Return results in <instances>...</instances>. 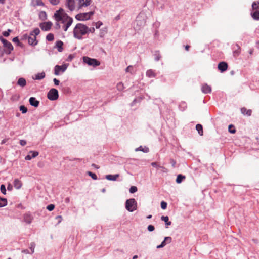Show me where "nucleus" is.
Listing matches in <instances>:
<instances>
[{"label":"nucleus","instance_id":"2f4dec72","mask_svg":"<svg viewBox=\"0 0 259 259\" xmlns=\"http://www.w3.org/2000/svg\"><path fill=\"white\" fill-rule=\"evenodd\" d=\"M185 179V176L182 175H178L177 177V179H176V182L178 183V184H180L181 183L183 180H184Z\"/></svg>","mask_w":259,"mask_h":259},{"label":"nucleus","instance_id":"e2e57ef3","mask_svg":"<svg viewBox=\"0 0 259 259\" xmlns=\"http://www.w3.org/2000/svg\"><path fill=\"white\" fill-rule=\"evenodd\" d=\"M0 39H1V41L2 42V43L3 44V45H5L6 43H7L8 41L6 39H4V38H3L2 37L0 38Z\"/></svg>","mask_w":259,"mask_h":259},{"label":"nucleus","instance_id":"473e14b6","mask_svg":"<svg viewBox=\"0 0 259 259\" xmlns=\"http://www.w3.org/2000/svg\"><path fill=\"white\" fill-rule=\"evenodd\" d=\"M153 55L154 56V59L156 61H159L161 57L159 51H155Z\"/></svg>","mask_w":259,"mask_h":259},{"label":"nucleus","instance_id":"338daca9","mask_svg":"<svg viewBox=\"0 0 259 259\" xmlns=\"http://www.w3.org/2000/svg\"><path fill=\"white\" fill-rule=\"evenodd\" d=\"M151 165H152V166L155 167H158V166H159L157 165V164L156 162H152L151 163Z\"/></svg>","mask_w":259,"mask_h":259},{"label":"nucleus","instance_id":"bb28decb","mask_svg":"<svg viewBox=\"0 0 259 259\" xmlns=\"http://www.w3.org/2000/svg\"><path fill=\"white\" fill-rule=\"evenodd\" d=\"M196 129L200 136L203 135V127L201 124H197L196 126Z\"/></svg>","mask_w":259,"mask_h":259},{"label":"nucleus","instance_id":"20e7f679","mask_svg":"<svg viewBox=\"0 0 259 259\" xmlns=\"http://www.w3.org/2000/svg\"><path fill=\"white\" fill-rule=\"evenodd\" d=\"M125 208L130 212L137 209V202L134 198L127 199L125 202Z\"/></svg>","mask_w":259,"mask_h":259},{"label":"nucleus","instance_id":"09e8293b","mask_svg":"<svg viewBox=\"0 0 259 259\" xmlns=\"http://www.w3.org/2000/svg\"><path fill=\"white\" fill-rule=\"evenodd\" d=\"M50 3L53 5H57L59 4L60 0H49Z\"/></svg>","mask_w":259,"mask_h":259},{"label":"nucleus","instance_id":"8fccbe9b","mask_svg":"<svg viewBox=\"0 0 259 259\" xmlns=\"http://www.w3.org/2000/svg\"><path fill=\"white\" fill-rule=\"evenodd\" d=\"M35 246V244L34 242H32L30 244V249L31 250V253H33L34 252Z\"/></svg>","mask_w":259,"mask_h":259},{"label":"nucleus","instance_id":"ddd939ff","mask_svg":"<svg viewBox=\"0 0 259 259\" xmlns=\"http://www.w3.org/2000/svg\"><path fill=\"white\" fill-rule=\"evenodd\" d=\"M66 5L70 11H73L75 8L74 0H66Z\"/></svg>","mask_w":259,"mask_h":259},{"label":"nucleus","instance_id":"bf43d9fd","mask_svg":"<svg viewBox=\"0 0 259 259\" xmlns=\"http://www.w3.org/2000/svg\"><path fill=\"white\" fill-rule=\"evenodd\" d=\"M133 68V67L132 66H128L125 69L126 72H131V70Z\"/></svg>","mask_w":259,"mask_h":259},{"label":"nucleus","instance_id":"37998d69","mask_svg":"<svg viewBox=\"0 0 259 259\" xmlns=\"http://www.w3.org/2000/svg\"><path fill=\"white\" fill-rule=\"evenodd\" d=\"M88 175L91 177V178L94 179V180H97V175L94 174V173H93L91 171H88Z\"/></svg>","mask_w":259,"mask_h":259},{"label":"nucleus","instance_id":"774afa93","mask_svg":"<svg viewBox=\"0 0 259 259\" xmlns=\"http://www.w3.org/2000/svg\"><path fill=\"white\" fill-rule=\"evenodd\" d=\"M120 19V15H118L117 16H116L115 18H114V20H116V21H118L119 20V19Z\"/></svg>","mask_w":259,"mask_h":259},{"label":"nucleus","instance_id":"f3484780","mask_svg":"<svg viewBox=\"0 0 259 259\" xmlns=\"http://www.w3.org/2000/svg\"><path fill=\"white\" fill-rule=\"evenodd\" d=\"M24 220L26 223L30 224L33 220V217L30 213H26L24 215Z\"/></svg>","mask_w":259,"mask_h":259},{"label":"nucleus","instance_id":"aec40b11","mask_svg":"<svg viewBox=\"0 0 259 259\" xmlns=\"http://www.w3.org/2000/svg\"><path fill=\"white\" fill-rule=\"evenodd\" d=\"M119 175L116 174L114 175H108L106 176V179H107L108 180L110 181H115L116 180L117 178L119 177Z\"/></svg>","mask_w":259,"mask_h":259},{"label":"nucleus","instance_id":"b1692460","mask_svg":"<svg viewBox=\"0 0 259 259\" xmlns=\"http://www.w3.org/2000/svg\"><path fill=\"white\" fill-rule=\"evenodd\" d=\"M63 43L61 41H57L56 43V47L58 49V51L60 52H62L63 50Z\"/></svg>","mask_w":259,"mask_h":259},{"label":"nucleus","instance_id":"7ed1b4c3","mask_svg":"<svg viewBox=\"0 0 259 259\" xmlns=\"http://www.w3.org/2000/svg\"><path fill=\"white\" fill-rule=\"evenodd\" d=\"M146 16L144 13H140L137 16L135 21L136 27L137 29H140L144 27L146 24Z\"/></svg>","mask_w":259,"mask_h":259},{"label":"nucleus","instance_id":"4be33fe9","mask_svg":"<svg viewBox=\"0 0 259 259\" xmlns=\"http://www.w3.org/2000/svg\"><path fill=\"white\" fill-rule=\"evenodd\" d=\"M14 186L16 189H19L22 186V183L18 179H15L14 181Z\"/></svg>","mask_w":259,"mask_h":259},{"label":"nucleus","instance_id":"6e6552de","mask_svg":"<svg viewBox=\"0 0 259 259\" xmlns=\"http://www.w3.org/2000/svg\"><path fill=\"white\" fill-rule=\"evenodd\" d=\"M68 66V65L67 64H64L61 66L56 65L54 67L55 75H59L60 72L62 73L64 72L66 70Z\"/></svg>","mask_w":259,"mask_h":259},{"label":"nucleus","instance_id":"ea45409f","mask_svg":"<svg viewBox=\"0 0 259 259\" xmlns=\"http://www.w3.org/2000/svg\"><path fill=\"white\" fill-rule=\"evenodd\" d=\"M228 130L229 132L232 134H234L236 132V130L234 128V126L232 124L229 126Z\"/></svg>","mask_w":259,"mask_h":259},{"label":"nucleus","instance_id":"6ab92c4d","mask_svg":"<svg viewBox=\"0 0 259 259\" xmlns=\"http://www.w3.org/2000/svg\"><path fill=\"white\" fill-rule=\"evenodd\" d=\"M241 113L243 115H246L247 116H250L252 113L251 110H247L245 107H243L241 109Z\"/></svg>","mask_w":259,"mask_h":259},{"label":"nucleus","instance_id":"5701e85b","mask_svg":"<svg viewBox=\"0 0 259 259\" xmlns=\"http://www.w3.org/2000/svg\"><path fill=\"white\" fill-rule=\"evenodd\" d=\"M17 84L22 87L25 86L26 84L25 79L22 77L20 78L17 81Z\"/></svg>","mask_w":259,"mask_h":259},{"label":"nucleus","instance_id":"f257e3e1","mask_svg":"<svg viewBox=\"0 0 259 259\" xmlns=\"http://www.w3.org/2000/svg\"><path fill=\"white\" fill-rule=\"evenodd\" d=\"M54 16L56 21H61L62 23L65 24L67 27H69L73 21L71 17L63 13V10L61 8L56 11Z\"/></svg>","mask_w":259,"mask_h":259},{"label":"nucleus","instance_id":"39448f33","mask_svg":"<svg viewBox=\"0 0 259 259\" xmlns=\"http://www.w3.org/2000/svg\"><path fill=\"white\" fill-rule=\"evenodd\" d=\"M83 61L84 63L93 67L98 66L100 64V62L97 59L91 58L87 56L83 57Z\"/></svg>","mask_w":259,"mask_h":259},{"label":"nucleus","instance_id":"c9c22d12","mask_svg":"<svg viewBox=\"0 0 259 259\" xmlns=\"http://www.w3.org/2000/svg\"><path fill=\"white\" fill-rule=\"evenodd\" d=\"M252 8L253 10H257L259 9V0L253 2L252 4Z\"/></svg>","mask_w":259,"mask_h":259},{"label":"nucleus","instance_id":"1a4fd4ad","mask_svg":"<svg viewBox=\"0 0 259 259\" xmlns=\"http://www.w3.org/2000/svg\"><path fill=\"white\" fill-rule=\"evenodd\" d=\"M52 25V23L50 21L43 22L39 24L41 29L44 31H49Z\"/></svg>","mask_w":259,"mask_h":259},{"label":"nucleus","instance_id":"4468645a","mask_svg":"<svg viewBox=\"0 0 259 259\" xmlns=\"http://www.w3.org/2000/svg\"><path fill=\"white\" fill-rule=\"evenodd\" d=\"M201 91L204 94H208L211 93V87L207 84H204L202 85Z\"/></svg>","mask_w":259,"mask_h":259},{"label":"nucleus","instance_id":"680f3d73","mask_svg":"<svg viewBox=\"0 0 259 259\" xmlns=\"http://www.w3.org/2000/svg\"><path fill=\"white\" fill-rule=\"evenodd\" d=\"M170 163H171V164L172 165V166L173 167H175V165H176V161H175V160H174V159H170Z\"/></svg>","mask_w":259,"mask_h":259},{"label":"nucleus","instance_id":"f704fd0d","mask_svg":"<svg viewBox=\"0 0 259 259\" xmlns=\"http://www.w3.org/2000/svg\"><path fill=\"white\" fill-rule=\"evenodd\" d=\"M40 33V30L38 28H35L33 31L30 32V35L31 36H35L38 35Z\"/></svg>","mask_w":259,"mask_h":259},{"label":"nucleus","instance_id":"0eeeda50","mask_svg":"<svg viewBox=\"0 0 259 259\" xmlns=\"http://www.w3.org/2000/svg\"><path fill=\"white\" fill-rule=\"evenodd\" d=\"M59 94L57 89L53 88L51 89L47 94L48 98L52 101H54L58 98Z\"/></svg>","mask_w":259,"mask_h":259},{"label":"nucleus","instance_id":"423d86ee","mask_svg":"<svg viewBox=\"0 0 259 259\" xmlns=\"http://www.w3.org/2000/svg\"><path fill=\"white\" fill-rule=\"evenodd\" d=\"M94 14L93 12L78 14L76 15L75 18L78 21H84L89 20L91 16Z\"/></svg>","mask_w":259,"mask_h":259},{"label":"nucleus","instance_id":"79ce46f5","mask_svg":"<svg viewBox=\"0 0 259 259\" xmlns=\"http://www.w3.org/2000/svg\"><path fill=\"white\" fill-rule=\"evenodd\" d=\"M0 190H1V192L3 194L5 195L6 194V187H5V185L2 184L1 185Z\"/></svg>","mask_w":259,"mask_h":259},{"label":"nucleus","instance_id":"13d9d810","mask_svg":"<svg viewBox=\"0 0 259 259\" xmlns=\"http://www.w3.org/2000/svg\"><path fill=\"white\" fill-rule=\"evenodd\" d=\"M56 220H58V223H60L62 220V216L61 215H57L56 217Z\"/></svg>","mask_w":259,"mask_h":259},{"label":"nucleus","instance_id":"a18cd8bd","mask_svg":"<svg viewBox=\"0 0 259 259\" xmlns=\"http://www.w3.org/2000/svg\"><path fill=\"white\" fill-rule=\"evenodd\" d=\"M123 88V84L122 82H119L117 84V88L119 91H122Z\"/></svg>","mask_w":259,"mask_h":259},{"label":"nucleus","instance_id":"9d476101","mask_svg":"<svg viewBox=\"0 0 259 259\" xmlns=\"http://www.w3.org/2000/svg\"><path fill=\"white\" fill-rule=\"evenodd\" d=\"M4 47H5V52L7 54H10L11 51L13 50V47L12 44L9 41L4 45Z\"/></svg>","mask_w":259,"mask_h":259},{"label":"nucleus","instance_id":"49530a36","mask_svg":"<svg viewBox=\"0 0 259 259\" xmlns=\"http://www.w3.org/2000/svg\"><path fill=\"white\" fill-rule=\"evenodd\" d=\"M54 208L55 205L52 204H49L47 206V209L50 211H52L54 209Z\"/></svg>","mask_w":259,"mask_h":259},{"label":"nucleus","instance_id":"6e6d98bb","mask_svg":"<svg viewBox=\"0 0 259 259\" xmlns=\"http://www.w3.org/2000/svg\"><path fill=\"white\" fill-rule=\"evenodd\" d=\"M95 32V28L94 27L89 28L88 27V30H87V33L91 32V33H94Z\"/></svg>","mask_w":259,"mask_h":259},{"label":"nucleus","instance_id":"a211bd4d","mask_svg":"<svg viewBox=\"0 0 259 259\" xmlns=\"http://www.w3.org/2000/svg\"><path fill=\"white\" fill-rule=\"evenodd\" d=\"M28 43L30 45L35 46L37 45V41L36 39V37L34 36L33 37H32L31 36L28 37Z\"/></svg>","mask_w":259,"mask_h":259},{"label":"nucleus","instance_id":"7c9ffc66","mask_svg":"<svg viewBox=\"0 0 259 259\" xmlns=\"http://www.w3.org/2000/svg\"><path fill=\"white\" fill-rule=\"evenodd\" d=\"M171 238L170 237H165L164 238V240L161 242V244L163 245V246H165L166 244V242L167 241L168 243H170L171 241Z\"/></svg>","mask_w":259,"mask_h":259},{"label":"nucleus","instance_id":"58836bf2","mask_svg":"<svg viewBox=\"0 0 259 259\" xmlns=\"http://www.w3.org/2000/svg\"><path fill=\"white\" fill-rule=\"evenodd\" d=\"M20 110L23 114H25L27 112V108L25 106L21 105L20 106Z\"/></svg>","mask_w":259,"mask_h":259},{"label":"nucleus","instance_id":"603ef678","mask_svg":"<svg viewBox=\"0 0 259 259\" xmlns=\"http://www.w3.org/2000/svg\"><path fill=\"white\" fill-rule=\"evenodd\" d=\"M147 229L149 232H152L154 230L155 228L152 225H149L148 226Z\"/></svg>","mask_w":259,"mask_h":259},{"label":"nucleus","instance_id":"864d4df0","mask_svg":"<svg viewBox=\"0 0 259 259\" xmlns=\"http://www.w3.org/2000/svg\"><path fill=\"white\" fill-rule=\"evenodd\" d=\"M36 3L37 6H44V3L41 0H36Z\"/></svg>","mask_w":259,"mask_h":259},{"label":"nucleus","instance_id":"a19ab883","mask_svg":"<svg viewBox=\"0 0 259 259\" xmlns=\"http://www.w3.org/2000/svg\"><path fill=\"white\" fill-rule=\"evenodd\" d=\"M236 46L238 48L237 50H235L234 52H233V54H234V56H237L239 53H240V50L241 49L240 47L237 44L236 45Z\"/></svg>","mask_w":259,"mask_h":259},{"label":"nucleus","instance_id":"f8f14e48","mask_svg":"<svg viewBox=\"0 0 259 259\" xmlns=\"http://www.w3.org/2000/svg\"><path fill=\"white\" fill-rule=\"evenodd\" d=\"M218 68L221 72H224L228 68V64L225 62H221L219 63Z\"/></svg>","mask_w":259,"mask_h":259},{"label":"nucleus","instance_id":"393cba45","mask_svg":"<svg viewBox=\"0 0 259 259\" xmlns=\"http://www.w3.org/2000/svg\"><path fill=\"white\" fill-rule=\"evenodd\" d=\"M45 77V73L44 72H42L41 73H38L37 74H36L35 77L33 78V79L35 80H41L43 79Z\"/></svg>","mask_w":259,"mask_h":259},{"label":"nucleus","instance_id":"4c0bfd02","mask_svg":"<svg viewBox=\"0 0 259 259\" xmlns=\"http://www.w3.org/2000/svg\"><path fill=\"white\" fill-rule=\"evenodd\" d=\"M54 39V35L52 33H49L46 36V39L48 41H51Z\"/></svg>","mask_w":259,"mask_h":259},{"label":"nucleus","instance_id":"052dcab7","mask_svg":"<svg viewBox=\"0 0 259 259\" xmlns=\"http://www.w3.org/2000/svg\"><path fill=\"white\" fill-rule=\"evenodd\" d=\"M53 81L54 82V84L56 85H58L59 84L60 81L59 80L57 79L56 78H54Z\"/></svg>","mask_w":259,"mask_h":259},{"label":"nucleus","instance_id":"412c9836","mask_svg":"<svg viewBox=\"0 0 259 259\" xmlns=\"http://www.w3.org/2000/svg\"><path fill=\"white\" fill-rule=\"evenodd\" d=\"M136 151H142L144 153H148L149 151V149L147 147H143L142 146L137 148L135 149Z\"/></svg>","mask_w":259,"mask_h":259},{"label":"nucleus","instance_id":"3c124183","mask_svg":"<svg viewBox=\"0 0 259 259\" xmlns=\"http://www.w3.org/2000/svg\"><path fill=\"white\" fill-rule=\"evenodd\" d=\"M103 25V23L101 21H98L95 23V26L97 29H98L100 27L101 25Z\"/></svg>","mask_w":259,"mask_h":259},{"label":"nucleus","instance_id":"72a5a7b5","mask_svg":"<svg viewBox=\"0 0 259 259\" xmlns=\"http://www.w3.org/2000/svg\"><path fill=\"white\" fill-rule=\"evenodd\" d=\"M146 76L148 77H155V74L153 70L151 69L148 70L146 72Z\"/></svg>","mask_w":259,"mask_h":259},{"label":"nucleus","instance_id":"9b49d317","mask_svg":"<svg viewBox=\"0 0 259 259\" xmlns=\"http://www.w3.org/2000/svg\"><path fill=\"white\" fill-rule=\"evenodd\" d=\"M39 153L37 151H31L29 152V154L25 157V160H30L32 158H35L38 156Z\"/></svg>","mask_w":259,"mask_h":259},{"label":"nucleus","instance_id":"f03ea898","mask_svg":"<svg viewBox=\"0 0 259 259\" xmlns=\"http://www.w3.org/2000/svg\"><path fill=\"white\" fill-rule=\"evenodd\" d=\"M88 26L81 24L78 23L73 29V36L78 39H81L82 36L87 34Z\"/></svg>","mask_w":259,"mask_h":259},{"label":"nucleus","instance_id":"c756f323","mask_svg":"<svg viewBox=\"0 0 259 259\" xmlns=\"http://www.w3.org/2000/svg\"><path fill=\"white\" fill-rule=\"evenodd\" d=\"M7 205V200L6 198L0 197V207H3Z\"/></svg>","mask_w":259,"mask_h":259},{"label":"nucleus","instance_id":"de8ad7c7","mask_svg":"<svg viewBox=\"0 0 259 259\" xmlns=\"http://www.w3.org/2000/svg\"><path fill=\"white\" fill-rule=\"evenodd\" d=\"M167 203L165 201H162L161 202V207L162 209H165L167 207Z\"/></svg>","mask_w":259,"mask_h":259},{"label":"nucleus","instance_id":"2eb2a0df","mask_svg":"<svg viewBox=\"0 0 259 259\" xmlns=\"http://www.w3.org/2000/svg\"><path fill=\"white\" fill-rule=\"evenodd\" d=\"M91 4V0H79L78 5L79 8L83 7H87Z\"/></svg>","mask_w":259,"mask_h":259},{"label":"nucleus","instance_id":"dca6fc26","mask_svg":"<svg viewBox=\"0 0 259 259\" xmlns=\"http://www.w3.org/2000/svg\"><path fill=\"white\" fill-rule=\"evenodd\" d=\"M30 104L35 107L38 106L39 102L37 101L34 97H30L29 100Z\"/></svg>","mask_w":259,"mask_h":259},{"label":"nucleus","instance_id":"4d7b16f0","mask_svg":"<svg viewBox=\"0 0 259 259\" xmlns=\"http://www.w3.org/2000/svg\"><path fill=\"white\" fill-rule=\"evenodd\" d=\"M20 144L21 146H24L26 144V141L25 140H21L20 141Z\"/></svg>","mask_w":259,"mask_h":259},{"label":"nucleus","instance_id":"cd10ccee","mask_svg":"<svg viewBox=\"0 0 259 259\" xmlns=\"http://www.w3.org/2000/svg\"><path fill=\"white\" fill-rule=\"evenodd\" d=\"M255 11L251 13V15L252 17L253 18V19L255 20H259V11L257 10H255Z\"/></svg>","mask_w":259,"mask_h":259},{"label":"nucleus","instance_id":"c85d7f7f","mask_svg":"<svg viewBox=\"0 0 259 259\" xmlns=\"http://www.w3.org/2000/svg\"><path fill=\"white\" fill-rule=\"evenodd\" d=\"M161 220L164 221L165 225L167 226H169L171 224V222L169 221V218L168 216H162L161 217Z\"/></svg>","mask_w":259,"mask_h":259},{"label":"nucleus","instance_id":"0e129e2a","mask_svg":"<svg viewBox=\"0 0 259 259\" xmlns=\"http://www.w3.org/2000/svg\"><path fill=\"white\" fill-rule=\"evenodd\" d=\"M13 41L14 42L19 43V40L17 37H15L13 38Z\"/></svg>","mask_w":259,"mask_h":259},{"label":"nucleus","instance_id":"69168bd1","mask_svg":"<svg viewBox=\"0 0 259 259\" xmlns=\"http://www.w3.org/2000/svg\"><path fill=\"white\" fill-rule=\"evenodd\" d=\"M22 252L25 253V254L29 253V251L28 249H24V250H22Z\"/></svg>","mask_w":259,"mask_h":259},{"label":"nucleus","instance_id":"e433bc0d","mask_svg":"<svg viewBox=\"0 0 259 259\" xmlns=\"http://www.w3.org/2000/svg\"><path fill=\"white\" fill-rule=\"evenodd\" d=\"M107 30L106 28L102 29L100 30V37H103L105 34L107 33Z\"/></svg>","mask_w":259,"mask_h":259},{"label":"nucleus","instance_id":"a878e982","mask_svg":"<svg viewBox=\"0 0 259 259\" xmlns=\"http://www.w3.org/2000/svg\"><path fill=\"white\" fill-rule=\"evenodd\" d=\"M39 19L42 21H45L47 19V15L46 12L42 11L39 14Z\"/></svg>","mask_w":259,"mask_h":259},{"label":"nucleus","instance_id":"5fc2aeb1","mask_svg":"<svg viewBox=\"0 0 259 259\" xmlns=\"http://www.w3.org/2000/svg\"><path fill=\"white\" fill-rule=\"evenodd\" d=\"M10 31L11 30L10 29H8V31L3 32V34L4 36L8 37L10 35Z\"/></svg>","mask_w":259,"mask_h":259},{"label":"nucleus","instance_id":"c03bdc74","mask_svg":"<svg viewBox=\"0 0 259 259\" xmlns=\"http://www.w3.org/2000/svg\"><path fill=\"white\" fill-rule=\"evenodd\" d=\"M137 191V188L136 186H132L130 188V192L131 193H134Z\"/></svg>","mask_w":259,"mask_h":259}]
</instances>
